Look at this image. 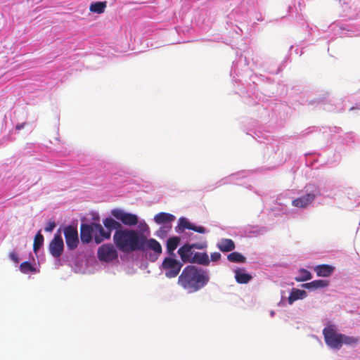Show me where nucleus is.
<instances>
[{"instance_id":"obj_1","label":"nucleus","mask_w":360,"mask_h":360,"mask_svg":"<svg viewBox=\"0 0 360 360\" xmlns=\"http://www.w3.org/2000/svg\"><path fill=\"white\" fill-rule=\"evenodd\" d=\"M113 241L120 251L126 253L152 250L155 255L153 261L156 260L162 252V246L158 240L147 238L143 233L133 229H122L116 231L113 236Z\"/></svg>"},{"instance_id":"obj_2","label":"nucleus","mask_w":360,"mask_h":360,"mask_svg":"<svg viewBox=\"0 0 360 360\" xmlns=\"http://www.w3.org/2000/svg\"><path fill=\"white\" fill-rule=\"evenodd\" d=\"M208 272L194 265L186 266L178 278V285L188 293H193L203 288L209 282Z\"/></svg>"},{"instance_id":"obj_3","label":"nucleus","mask_w":360,"mask_h":360,"mask_svg":"<svg viewBox=\"0 0 360 360\" xmlns=\"http://www.w3.org/2000/svg\"><path fill=\"white\" fill-rule=\"evenodd\" d=\"M323 335L326 344L333 349H338L341 347L342 334L338 333L334 325H328L323 330Z\"/></svg>"},{"instance_id":"obj_4","label":"nucleus","mask_w":360,"mask_h":360,"mask_svg":"<svg viewBox=\"0 0 360 360\" xmlns=\"http://www.w3.org/2000/svg\"><path fill=\"white\" fill-rule=\"evenodd\" d=\"M182 266V262L169 257L163 259L161 268L167 278H173L179 275Z\"/></svg>"},{"instance_id":"obj_5","label":"nucleus","mask_w":360,"mask_h":360,"mask_svg":"<svg viewBox=\"0 0 360 360\" xmlns=\"http://www.w3.org/2000/svg\"><path fill=\"white\" fill-rule=\"evenodd\" d=\"M97 256L101 262H110L117 259L118 254L112 244L105 243L98 248Z\"/></svg>"},{"instance_id":"obj_6","label":"nucleus","mask_w":360,"mask_h":360,"mask_svg":"<svg viewBox=\"0 0 360 360\" xmlns=\"http://www.w3.org/2000/svg\"><path fill=\"white\" fill-rule=\"evenodd\" d=\"M112 215L126 226H135L139 222L138 217L131 213H127L120 209H114L111 212Z\"/></svg>"},{"instance_id":"obj_7","label":"nucleus","mask_w":360,"mask_h":360,"mask_svg":"<svg viewBox=\"0 0 360 360\" xmlns=\"http://www.w3.org/2000/svg\"><path fill=\"white\" fill-rule=\"evenodd\" d=\"M64 236L68 248L70 250L76 249L79 244L77 228L72 226H68L65 227Z\"/></svg>"},{"instance_id":"obj_8","label":"nucleus","mask_w":360,"mask_h":360,"mask_svg":"<svg viewBox=\"0 0 360 360\" xmlns=\"http://www.w3.org/2000/svg\"><path fill=\"white\" fill-rule=\"evenodd\" d=\"M175 219L174 215L167 212H160L154 217V221L156 224L165 225L163 227H161L159 231L165 234L172 228L171 223L174 221Z\"/></svg>"},{"instance_id":"obj_9","label":"nucleus","mask_w":360,"mask_h":360,"mask_svg":"<svg viewBox=\"0 0 360 360\" xmlns=\"http://www.w3.org/2000/svg\"><path fill=\"white\" fill-rule=\"evenodd\" d=\"M49 250L53 257L58 258L61 256L64 250V243L60 233L55 234L53 239L49 243Z\"/></svg>"},{"instance_id":"obj_10","label":"nucleus","mask_w":360,"mask_h":360,"mask_svg":"<svg viewBox=\"0 0 360 360\" xmlns=\"http://www.w3.org/2000/svg\"><path fill=\"white\" fill-rule=\"evenodd\" d=\"M177 232H182L185 229L193 230L200 233H205L206 229L203 226H197L190 223L188 220L184 217H181L179 219V224L176 228Z\"/></svg>"},{"instance_id":"obj_11","label":"nucleus","mask_w":360,"mask_h":360,"mask_svg":"<svg viewBox=\"0 0 360 360\" xmlns=\"http://www.w3.org/2000/svg\"><path fill=\"white\" fill-rule=\"evenodd\" d=\"M92 226L94 229V240L97 244L101 243L105 239H109L110 238V232L105 230L100 224L92 223Z\"/></svg>"},{"instance_id":"obj_12","label":"nucleus","mask_w":360,"mask_h":360,"mask_svg":"<svg viewBox=\"0 0 360 360\" xmlns=\"http://www.w3.org/2000/svg\"><path fill=\"white\" fill-rule=\"evenodd\" d=\"M316 195L314 193H307L305 195L301 196L292 200V204L293 206L300 208H306L314 200Z\"/></svg>"},{"instance_id":"obj_13","label":"nucleus","mask_w":360,"mask_h":360,"mask_svg":"<svg viewBox=\"0 0 360 360\" xmlns=\"http://www.w3.org/2000/svg\"><path fill=\"white\" fill-rule=\"evenodd\" d=\"M178 254L180 256V258L184 263H191L193 259V256L194 255V251L190 247V244L186 243L181 246L178 250Z\"/></svg>"},{"instance_id":"obj_14","label":"nucleus","mask_w":360,"mask_h":360,"mask_svg":"<svg viewBox=\"0 0 360 360\" xmlns=\"http://www.w3.org/2000/svg\"><path fill=\"white\" fill-rule=\"evenodd\" d=\"M94 235L92 223L91 224H82L80 226V238L84 243H89Z\"/></svg>"},{"instance_id":"obj_15","label":"nucleus","mask_w":360,"mask_h":360,"mask_svg":"<svg viewBox=\"0 0 360 360\" xmlns=\"http://www.w3.org/2000/svg\"><path fill=\"white\" fill-rule=\"evenodd\" d=\"M217 248L224 252H231L236 248L233 240L229 238H221L217 244Z\"/></svg>"},{"instance_id":"obj_16","label":"nucleus","mask_w":360,"mask_h":360,"mask_svg":"<svg viewBox=\"0 0 360 360\" xmlns=\"http://www.w3.org/2000/svg\"><path fill=\"white\" fill-rule=\"evenodd\" d=\"M191 263L207 266L210 264L208 255L206 252H195Z\"/></svg>"},{"instance_id":"obj_17","label":"nucleus","mask_w":360,"mask_h":360,"mask_svg":"<svg viewBox=\"0 0 360 360\" xmlns=\"http://www.w3.org/2000/svg\"><path fill=\"white\" fill-rule=\"evenodd\" d=\"M314 271H316L318 276L328 277L333 274L334 267L328 264H321L316 266L314 268Z\"/></svg>"},{"instance_id":"obj_18","label":"nucleus","mask_w":360,"mask_h":360,"mask_svg":"<svg viewBox=\"0 0 360 360\" xmlns=\"http://www.w3.org/2000/svg\"><path fill=\"white\" fill-rule=\"evenodd\" d=\"M329 285V281L326 280H315L309 283H304L302 287L309 290H317L323 288Z\"/></svg>"},{"instance_id":"obj_19","label":"nucleus","mask_w":360,"mask_h":360,"mask_svg":"<svg viewBox=\"0 0 360 360\" xmlns=\"http://www.w3.org/2000/svg\"><path fill=\"white\" fill-rule=\"evenodd\" d=\"M180 238L178 236H173L167 239V251L171 257H174L175 254L174 251L178 247L180 243Z\"/></svg>"},{"instance_id":"obj_20","label":"nucleus","mask_w":360,"mask_h":360,"mask_svg":"<svg viewBox=\"0 0 360 360\" xmlns=\"http://www.w3.org/2000/svg\"><path fill=\"white\" fill-rule=\"evenodd\" d=\"M103 225L111 234L112 230L118 231L122 229V224L112 218L108 217L103 220Z\"/></svg>"},{"instance_id":"obj_21","label":"nucleus","mask_w":360,"mask_h":360,"mask_svg":"<svg viewBox=\"0 0 360 360\" xmlns=\"http://www.w3.org/2000/svg\"><path fill=\"white\" fill-rule=\"evenodd\" d=\"M307 292L304 290L293 288L288 297L289 304H292L297 300H302L307 297Z\"/></svg>"},{"instance_id":"obj_22","label":"nucleus","mask_w":360,"mask_h":360,"mask_svg":"<svg viewBox=\"0 0 360 360\" xmlns=\"http://www.w3.org/2000/svg\"><path fill=\"white\" fill-rule=\"evenodd\" d=\"M235 279L239 284L248 283V273L245 269H236L235 271Z\"/></svg>"},{"instance_id":"obj_23","label":"nucleus","mask_w":360,"mask_h":360,"mask_svg":"<svg viewBox=\"0 0 360 360\" xmlns=\"http://www.w3.org/2000/svg\"><path fill=\"white\" fill-rule=\"evenodd\" d=\"M107 7L106 1H97L92 3L90 5L89 11L92 13L101 14L105 12V9Z\"/></svg>"},{"instance_id":"obj_24","label":"nucleus","mask_w":360,"mask_h":360,"mask_svg":"<svg viewBox=\"0 0 360 360\" xmlns=\"http://www.w3.org/2000/svg\"><path fill=\"white\" fill-rule=\"evenodd\" d=\"M227 259L234 263H245L246 262L245 257L238 252H233L228 255Z\"/></svg>"},{"instance_id":"obj_25","label":"nucleus","mask_w":360,"mask_h":360,"mask_svg":"<svg viewBox=\"0 0 360 360\" xmlns=\"http://www.w3.org/2000/svg\"><path fill=\"white\" fill-rule=\"evenodd\" d=\"M300 276L296 277L295 279L297 282H303L309 281L312 278L311 274L305 269H301L299 271Z\"/></svg>"},{"instance_id":"obj_26","label":"nucleus","mask_w":360,"mask_h":360,"mask_svg":"<svg viewBox=\"0 0 360 360\" xmlns=\"http://www.w3.org/2000/svg\"><path fill=\"white\" fill-rule=\"evenodd\" d=\"M44 243V236L39 231L36 236H34V244H33V250L34 252H37V250L42 246Z\"/></svg>"},{"instance_id":"obj_27","label":"nucleus","mask_w":360,"mask_h":360,"mask_svg":"<svg viewBox=\"0 0 360 360\" xmlns=\"http://www.w3.org/2000/svg\"><path fill=\"white\" fill-rule=\"evenodd\" d=\"M20 270L23 274L30 272H36V268L34 267L29 262H23L20 265Z\"/></svg>"},{"instance_id":"obj_28","label":"nucleus","mask_w":360,"mask_h":360,"mask_svg":"<svg viewBox=\"0 0 360 360\" xmlns=\"http://www.w3.org/2000/svg\"><path fill=\"white\" fill-rule=\"evenodd\" d=\"M359 340L356 338L352 337V336H347L344 334H342V338L341 339V347L342 346V344L345 345H354L358 342Z\"/></svg>"},{"instance_id":"obj_29","label":"nucleus","mask_w":360,"mask_h":360,"mask_svg":"<svg viewBox=\"0 0 360 360\" xmlns=\"http://www.w3.org/2000/svg\"><path fill=\"white\" fill-rule=\"evenodd\" d=\"M56 227V223L54 221H49L46 226L45 227L44 230L46 232H51L54 228Z\"/></svg>"},{"instance_id":"obj_30","label":"nucleus","mask_w":360,"mask_h":360,"mask_svg":"<svg viewBox=\"0 0 360 360\" xmlns=\"http://www.w3.org/2000/svg\"><path fill=\"white\" fill-rule=\"evenodd\" d=\"M9 257L15 263H18L19 261H20V259L18 258V255L15 252H12L10 253Z\"/></svg>"},{"instance_id":"obj_31","label":"nucleus","mask_w":360,"mask_h":360,"mask_svg":"<svg viewBox=\"0 0 360 360\" xmlns=\"http://www.w3.org/2000/svg\"><path fill=\"white\" fill-rule=\"evenodd\" d=\"M221 258V254L215 252L211 254V260L213 262L218 261Z\"/></svg>"},{"instance_id":"obj_32","label":"nucleus","mask_w":360,"mask_h":360,"mask_svg":"<svg viewBox=\"0 0 360 360\" xmlns=\"http://www.w3.org/2000/svg\"><path fill=\"white\" fill-rule=\"evenodd\" d=\"M206 245H203L200 243H192V244H190V247L191 248V249L193 250V249H202L205 247Z\"/></svg>"},{"instance_id":"obj_33","label":"nucleus","mask_w":360,"mask_h":360,"mask_svg":"<svg viewBox=\"0 0 360 360\" xmlns=\"http://www.w3.org/2000/svg\"><path fill=\"white\" fill-rule=\"evenodd\" d=\"M140 229L142 232H145L148 230V226L145 222H143L140 224Z\"/></svg>"},{"instance_id":"obj_34","label":"nucleus","mask_w":360,"mask_h":360,"mask_svg":"<svg viewBox=\"0 0 360 360\" xmlns=\"http://www.w3.org/2000/svg\"><path fill=\"white\" fill-rule=\"evenodd\" d=\"M24 126H25V123L18 124L16 126V129L20 130V129H22L24 127Z\"/></svg>"},{"instance_id":"obj_35","label":"nucleus","mask_w":360,"mask_h":360,"mask_svg":"<svg viewBox=\"0 0 360 360\" xmlns=\"http://www.w3.org/2000/svg\"><path fill=\"white\" fill-rule=\"evenodd\" d=\"M252 278L251 276L249 274V277H248V279L249 281H250V279Z\"/></svg>"}]
</instances>
